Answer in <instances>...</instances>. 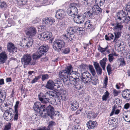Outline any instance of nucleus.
I'll return each mask as SVG.
<instances>
[{
	"label": "nucleus",
	"instance_id": "1",
	"mask_svg": "<svg viewBox=\"0 0 130 130\" xmlns=\"http://www.w3.org/2000/svg\"><path fill=\"white\" fill-rule=\"evenodd\" d=\"M73 69L72 66L70 65L67 66L64 70L59 73V75L60 78L63 82L68 81L69 80V76L79 79V78L80 77V74L77 71H74Z\"/></svg>",
	"mask_w": 130,
	"mask_h": 130
},
{
	"label": "nucleus",
	"instance_id": "2",
	"mask_svg": "<svg viewBox=\"0 0 130 130\" xmlns=\"http://www.w3.org/2000/svg\"><path fill=\"white\" fill-rule=\"evenodd\" d=\"M59 94V92L52 90L47 92L44 94L41 92L38 95V97L39 100L42 103L46 104L53 101L52 100Z\"/></svg>",
	"mask_w": 130,
	"mask_h": 130
},
{
	"label": "nucleus",
	"instance_id": "3",
	"mask_svg": "<svg viewBox=\"0 0 130 130\" xmlns=\"http://www.w3.org/2000/svg\"><path fill=\"white\" fill-rule=\"evenodd\" d=\"M43 110V112L45 113L44 115L42 116L43 118H46L47 116H49L51 119H53L54 116H59V115L58 111H55L54 107L50 105L48 106L45 105Z\"/></svg>",
	"mask_w": 130,
	"mask_h": 130
},
{
	"label": "nucleus",
	"instance_id": "4",
	"mask_svg": "<svg viewBox=\"0 0 130 130\" xmlns=\"http://www.w3.org/2000/svg\"><path fill=\"white\" fill-rule=\"evenodd\" d=\"M32 56L30 54H24L21 58V62L24 68H26L28 66H33L35 64V61H32Z\"/></svg>",
	"mask_w": 130,
	"mask_h": 130
},
{
	"label": "nucleus",
	"instance_id": "5",
	"mask_svg": "<svg viewBox=\"0 0 130 130\" xmlns=\"http://www.w3.org/2000/svg\"><path fill=\"white\" fill-rule=\"evenodd\" d=\"M65 45L64 41L60 39L57 40L52 43L53 48L56 51L59 52Z\"/></svg>",
	"mask_w": 130,
	"mask_h": 130
},
{
	"label": "nucleus",
	"instance_id": "6",
	"mask_svg": "<svg viewBox=\"0 0 130 130\" xmlns=\"http://www.w3.org/2000/svg\"><path fill=\"white\" fill-rule=\"evenodd\" d=\"M48 49L49 47L47 45H42L38 48L37 51V53L42 57L43 55L45 56Z\"/></svg>",
	"mask_w": 130,
	"mask_h": 130
},
{
	"label": "nucleus",
	"instance_id": "7",
	"mask_svg": "<svg viewBox=\"0 0 130 130\" xmlns=\"http://www.w3.org/2000/svg\"><path fill=\"white\" fill-rule=\"evenodd\" d=\"M67 13L69 16L72 17H74L78 14V9L75 7L73 6L71 3L70 5V7L67 10Z\"/></svg>",
	"mask_w": 130,
	"mask_h": 130
},
{
	"label": "nucleus",
	"instance_id": "8",
	"mask_svg": "<svg viewBox=\"0 0 130 130\" xmlns=\"http://www.w3.org/2000/svg\"><path fill=\"white\" fill-rule=\"evenodd\" d=\"M45 105H41L39 102H36L34 103L33 109L35 111L39 112L41 116L43 114V109H44Z\"/></svg>",
	"mask_w": 130,
	"mask_h": 130
},
{
	"label": "nucleus",
	"instance_id": "9",
	"mask_svg": "<svg viewBox=\"0 0 130 130\" xmlns=\"http://www.w3.org/2000/svg\"><path fill=\"white\" fill-rule=\"evenodd\" d=\"M25 32L28 37H32L35 36L36 33L35 28L33 26H29L25 28Z\"/></svg>",
	"mask_w": 130,
	"mask_h": 130
},
{
	"label": "nucleus",
	"instance_id": "10",
	"mask_svg": "<svg viewBox=\"0 0 130 130\" xmlns=\"http://www.w3.org/2000/svg\"><path fill=\"white\" fill-rule=\"evenodd\" d=\"M52 33L50 32H44L38 35V37L42 40H49L52 36Z\"/></svg>",
	"mask_w": 130,
	"mask_h": 130
},
{
	"label": "nucleus",
	"instance_id": "11",
	"mask_svg": "<svg viewBox=\"0 0 130 130\" xmlns=\"http://www.w3.org/2000/svg\"><path fill=\"white\" fill-rule=\"evenodd\" d=\"M73 18L74 22L78 24H80L84 22L85 18L83 15L82 13L77 14L74 16Z\"/></svg>",
	"mask_w": 130,
	"mask_h": 130
},
{
	"label": "nucleus",
	"instance_id": "12",
	"mask_svg": "<svg viewBox=\"0 0 130 130\" xmlns=\"http://www.w3.org/2000/svg\"><path fill=\"white\" fill-rule=\"evenodd\" d=\"M70 109L71 110L74 111L76 110L79 107L78 102L76 101H70L69 103Z\"/></svg>",
	"mask_w": 130,
	"mask_h": 130
},
{
	"label": "nucleus",
	"instance_id": "13",
	"mask_svg": "<svg viewBox=\"0 0 130 130\" xmlns=\"http://www.w3.org/2000/svg\"><path fill=\"white\" fill-rule=\"evenodd\" d=\"M84 27L86 29H90V31H92L95 28V26L93 25L92 22L89 20L86 21L84 24Z\"/></svg>",
	"mask_w": 130,
	"mask_h": 130
},
{
	"label": "nucleus",
	"instance_id": "14",
	"mask_svg": "<svg viewBox=\"0 0 130 130\" xmlns=\"http://www.w3.org/2000/svg\"><path fill=\"white\" fill-rule=\"evenodd\" d=\"M55 22L54 19L51 17L45 18L42 20V22L43 24L51 25Z\"/></svg>",
	"mask_w": 130,
	"mask_h": 130
},
{
	"label": "nucleus",
	"instance_id": "15",
	"mask_svg": "<svg viewBox=\"0 0 130 130\" xmlns=\"http://www.w3.org/2000/svg\"><path fill=\"white\" fill-rule=\"evenodd\" d=\"M94 16L95 15L100 14L102 13V9L98 5H94L92 8Z\"/></svg>",
	"mask_w": 130,
	"mask_h": 130
},
{
	"label": "nucleus",
	"instance_id": "16",
	"mask_svg": "<svg viewBox=\"0 0 130 130\" xmlns=\"http://www.w3.org/2000/svg\"><path fill=\"white\" fill-rule=\"evenodd\" d=\"M63 36L65 40L68 42H71L72 43V40L75 38V36L74 35H72L67 33V35H63Z\"/></svg>",
	"mask_w": 130,
	"mask_h": 130
},
{
	"label": "nucleus",
	"instance_id": "17",
	"mask_svg": "<svg viewBox=\"0 0 130 130\" xmlns=\"http://www.w3.org/2000/svg\"><path fill=\"white\" fill-rule=\"evenodd\" d=\"M13 116V115L11 113V112H10V111L6 110L3 114V117L4 119L7 121H10L12 119Z\"/></svg>",
	"mask_w": 130,
	"mask_h": 130
},
{
	"label": "nucleus",
	"instance_id": "18",
	"mask_svg": "<svg viewBox=\"0 0 130 130\" xmlns=\"http://www.w3.org/2000/svg\"><path fill=\"white\" fill-rule=\"evenodd\" d=\"M65 14L64 11L63 10L60 9L56 12L55 17L57 19H61L64 17Z\"/></svg>",
	"mask_w": 130,
	"mask_h": 130
},
{
	"label": "nucleus",
	"instance_id": "19",
	"mask_svg": "<svg viewBox=\"0 0 130 130\" xmlns=\"http://www.w3.org/2000/svg\"><path fill=\"white\" fill-rule=\"evenodd\" d=\"M86 125L89 129H93L96 127L98 124L96 121L90 120L87 122Z\"/></svg>",
	"mask_w": 130,
	"mask_h": 130
},
{
	"label": "nucleus",
	"instance_id": "20",
	"mask_svg": "<svg viewBox=\"0 0 130 130\" xmlns=\"http://www.w3.org/2000/svg\"><path fill=\"white\" fill-rule=\"evenodd\" d=\"M7 56L5 52L3 51L0 53V63L3 64L7 60Z\"/></svg>",
	"mask_w": 130,
	"mask_h": 130
},
{
	"label": "nucleus",
	"instance_id": "21",
	"mask_svg": "<svg viewBox=\"0 0 130 130\" xmlns=\"http://www.w3.org/2000/svg\"><path fill=\"white\" fill-rule=\"evenodd\" d=\"M83 15L85 18H87L88 19L92 18V17L94 16L92 9L88 10L85 12L84 13Z\"/></svg>",
	"mask_w": 130,
	"mask_h": 130
},
{
	"label": "nucleus",
	"instance_id": "22",
	"mask_svg": "<svg viewBox=\"0 0 130 130\" xmlns=\"http://www.w3.org/2000/svg\"><path fill=\"white\" fill-rule=\"evenodd\" d=\"M123 27V26L120 24V21H116V24L115 26L113 27L114 30H118V31H121Z\"/></svg>",
	"mask_w": 130,
	"mask_h": 130
},
{
	"label": "nucleus",
	"instance_id": "23",
	"mask_svg": "<svg viewBox=\"0 0 130 130\" xmlns=\"http://www.w3.org/2000/svg\"><path fill=\"white\" fill-rule=\"evenodd\" d=\"M54 82L52 80L50 79L47 82L45 87L47 89L52 90L54 88Z\"/></svg>",
	"mask_w": 130,
	"mask_h": 130
},
{
	"label": "nucleus",
	"instance_id": "24",
	"mask_svg": "<svg viewBox=\"0 0 130 130\" xmlns=\"http://www.w3.org/2000/svg\"><path fill=\"white\" fill-rule=\"evenodd\" d=\"M68 79L69 80L68 81H69L70 84L73 85H75L77 84L79 80V79L75 78L70 76H68Z\"/></svg>",
	"mask_w": 130,
	"mask_h": 130
},
{
	"label": "nucleus",
	"instance_id": "25",
	"mask_svg": "<svg viewBox=\"0 0 130 130\" xmlns=\"http://www.w3.org/2000/svg\"><path fill=\"white\" fill-rule=\"evenodd\" d=\"M6 93L5 91L3 89H0V102H2L3 100L2 98L5 100L6 97Z\"/></svg>",
	"mask_w": 130,
	"mask_h": 130
},
{
	"label": "nucleus",
	"instance_id": "26",
	"mask_svg": "<svg viewBox=\"0 0 130 130\" xmlns=\"http://www.w3.org/2000/svg\"><path fill=\"white\" fill-rule=\"evenodd\" d=\"M124 18L121 11L118 12L116 15L115 20L118 21H121Z\"/></svg>",
	"mask_w": 130,
	"mask_h": 130
},
{
	"label": "nucleus",
	"instance_id": "27",
	"mask_svg": "<svg viewBox=\"0 0 130 130\" xmlns=\"http://www.w3.org/2000/svg\"><path fill=\"white\" fill-rule=\"evenodd\" d=\"M56 124V123L53 121H50L47 126V129L49 130H53L54 127Z\"/></svg>",
	"mask_w": 130,
	"mask_h": 130
},
{
	"label": "nucleus",
	"instance_id": "28",
	"mask_svg": "<svg viewBox=\"0 0 130 130\" xmlns=\"http://www.w3.org/2000/svg\"><path fill=\"white\" fill-rule=\"evenodd\" d=\"M121 31H118L117 32L114 33L115 35L114 39L113 42H115L116 43H117V40L120 37L121 35Z\"/></svg>",
	"mask_w": 130,
	"mask_h": 130
},
{
	"label": "nucleus",
	"instance_id": "29",
	"mask_svg": "<svg viewBox=\"0 0 130 130\" xmlns=\"http://www.w3.org/2000/svg\"><path fill=\"white\" fill-rule=\"evenodd\" d=\"M119 61L118 62V63H120L119 66V67H124L126 65V63L124 58H120L119 59Z\"/></svg>",
	"mask_w": 130,
	"mask_h": 130
},
{
	"label": "nucleus",
	"instance_id": "30",
	"mask_svg": "<svg viewBox=\"0 0 130 130\" xmlns=\"http://www.w3.org/2000/svg\"><path fill=\"white\" fill-rule=\"evenodd\" d=\"M17 5L20 7L26 5L27 2V0H17Z\"/></svg>",
	"mask_w": 130,
	"mask_h": 130
},
{
	"label": "nucleus",
	"instance_id": "31",
	"mask_svg": "<svg viewBox=\"0 0 130 130\" xmlns=\"http://www.w3.org/2000/svg\"><path fill=\"white\" fill-rule=\"evenodd\" d=\"M90 77H84L82 76L81 78V79L84 82V83L86 84H89L91 82V78Z\"/></svg>",
	"mask_w": 130,
	"mask_h": 130
},
{
	"label": "nucleus",
	"instance_id": "32",
	"mask_svg": "<svg viewBox=\"0 0 130 130\" xmlns=\"http://www.w3.org/2000/svg\"><path fill=\"white\" fill-rule=\"evenodd\" d=\"M121 11L124 18L127 17L129 13V10H127L126 8L124 9L123 10H121Z\"/></svg>",
	"mask_w": 130,
	"mask_h": 130
},
{
	"label": "nucleus",
	"instance_id": "33",
	"mask_svg": "<svg viewBox=\"0 0 130 130\" xmlns=\"http://www.w3.org/2000/svg\"><path fill=\"white\" fill-rule=\"evenodd\" d=\"M42 56L37 53V52L35 53H34L32 56V57L33 59L32 61H34L36 62V60L41 58ZM36 62H35V63Z\"/></svg>",
	"mask_w": 130,
	"mask_h": 130
},
{
	"label": "nucleus",
	"instance_id": "34",
	"mask_svg": "<svg viewBox=\"0 0 130 130\" xmlns=\"http://www.w3.org/2000/svg\"><path fill=\"white\" fill-rule=\"evenodd\" d=\"M95 115V114L93 112L91 111H89L88 112L87 117L89 119L91 118H95L96 117Z\"/></svg>",
	"mask_w": 130,
	"mask_h": 130
},
{
	"label": "nucleus",
	"instance_id": "35",
	"mask_svg": "<svg viewBox=\"0 0 130 130\" xmlns=\"http://www.w3.org/2000/svg\"><path fill=\"white\" fill-rule=\"evenodd\" d=\"M91 78V82L93 85H96L99 84V80L98 78L96 79L95 77H93Z\"/></svg>",
	"mask_w": 130,
	"mask_h": 130
},
{
	"label": "nucleus",
	"instance_id": "36",
	"mask_svg": "<svg viewBox=\"0 0 130 130\" xmlns=\"http://www.w3.org/2000/svg\"><path fill=\"white\" fill-rule=\"evenodd\" d=\"M59 94L58 96H57L53 100V101H54L55 104L56 102V104H60L61 103V100L59 98V96L60 95V92H59Z\"/></svg>",
	"mask_w": 130,
	"mask_h": 130
},
{
	"label": "nucleus",
	"instance_id": "37",
	"mask_svg": "<svg viewBox=\"0 0 130 130\" xmlns=\"http://www.w3.org/2000/svg\"><path fill=\"white\" fill-rule=\"evenodd\" d=\"M95 1L96 5L101 6L104 4L105 0H95Z\"/></svg>",
	"mask_w": 130,
	"mask_h": 130
},
{
	"label": "nucleus",
	"instance_id": "38",
	"mask_svg": "<svg viewBox=\"0 0 130 130\" xmlns=\"http://www.w3.org/2000/svg\"><path fill=\"white\" fill-rule=\"evenodd\" d=\"M109 94L107 90L104 93V94L102 96V99L103 101H106L108 98Z\"/></svg>",
	"mask_w": 130,
	"mask_h": 130
},
{
	"label": "nucleus",
	"instance_id": "39",
	"mask_svg": "<svg viewBox=\"0 0 130 130\" xmlns=\"http://www.w3.org/2000/svg\"><path fill=\"white\" fill-rule=\"evenodd\" d=\"M108 60L107 59L106 57L103 58L100 61L101 66H106V62Z\"/></svg>",
	"mask_w": 130,
	"mask_h": 130
},
{
	"label": "nucleus",
	"instance_id": "40",
	"mask_svg": "<svg viewBox=\"0 0 130 130\" xmlns=\"http://www.w3.org/2000/svg\"><path fill=\"white\" fill-rule=\"evenodd\" d=\"M28 41L27 43L26 46L28 47H29L32 45L33 40L32 39V37H28Z\"/></svg>",
	"mask_w": 130,
	"mask_h": 130
},
{
	"label": "nucleus",
	"instance_id": "41",
	"mask_svg": "<svg viewBox=\"0 0 130 130\" xmlns=\"http://www.w3.org/2000/svg\"><path fill=\"white\" fill-rule=\"evenodd\" d=\"M124 19H122V20L120 21V24H122L123 23H125L126 24H128L129 22V20L128 19V18L127 17L124 18Z\"/></svg>",
	"mask_w": 130,
	"mask_h": 130
},
{
	"label": "nucleus",
	"instance_id": "42",
	"mask_svg": "<svg viewBox=\"0 0 130 130\" xmlns=\"http://www.w3.org/2000/svg\"><path fill=\"white\" fill-rule=\"evenodd\" d=\"M70 51V48L68 47L63 50L62 53L64 54H69Z\"/></svg>",
	"mask_w": 130,
	"mask_h": 130
},
{
	"label": "nucleus",
	"instance_id": "43",
	"mask_svg": "<svg viewBox=\"0 0 130 130\" xmlns=\"http://www.w3.org/2000/svg\"><path fill=\"white\" fill-rule=\"evenodd\" d=\"M73 27H68L67 30V34H70L72 35H74V32L73 31Z\"/></svg>",
	"mask_w": 130,
	"mask_h": 130
},
{
	"label": "nucleus",
	"instance_id": "44",
	"mask_svg": "<svg viewBox=\"0 0 130 130\" xmlns=\"http://www.w3.org/2000/svg\"><path fill=\"white\" fill-rule=\"evenodd\" d=\"M108 48V46L107 45L105 48H103L101 47L100 45H99V48H98V50L101 53H103L107 50V49Z\"/></svg>",
	"mask_w": 130,
	"mask_h": 130
},
{
	"label": "nucleus",
	"instance_id": "45",
	"mask_svg": "<svg viewBox=\"0 0 130 130\" xmlns=\"http://www.w3.org/2000/svg\"><path fill=\"white\" fill-rule=\"evenodd\" d=\"M41 78V76L40 75L35 76V78L31 82V83L32 84L35 83L37 82L38 80L40 79Z\"/></svg>",
	"mask_w": 130,
	"mask_h": 130
},
{
	"label": "nucleus",
	"instance_id": "46",
	"mask_svg": "<svg viewBox=\"0 0 130 130\" xmlns=\"http://www.w3.org/2000/svg\"><path fill=\"white\" fill-rule=\"evenodd\" d=\"M74 85H75V88L77 90H80L83 87V85L79 84L78 82L77 84Z\"/></svg>",
	"mask_w": 130,
	"mask_h": 130
},
{
	"label": "nucleus",
	"instance_id": "47",
	"mask_svg": "<svg viewBox=\"0 0 130 130\" xmlns=\"http://www.w3.org/2000/svg\"><path fill=\"white\" fill-rule=\"evenodd\" d=\"M72 130H82V129L80 126L77 124L73 127Z\"/></svg>",
	"mask_w": 130,
	"mask_h": 130
},
{
	"label": "nucleus",
	"instance_id": "48",
	"mask_svg": "<svg viewBox=\"0 0 130 130\" xmlns=\"http://www.w3.org/2000/svg\"><path fill=\"white\" fill-rule=\"evenodd\" d=\"M129 90L127 89L123 91L122 93V96L123 98L125 99H126V97L127 95V90Z\"/></svg>",
	"mask_w": 130,
	"mask_h": 130
},
{
	"label": "nucleus",
	"instance_id": "49",
	"mask_svg": "<svg viewBox=\"0 0 130 130\" xmlns=\"http://www.w3.org/2000/svg\"><path fill=\"white\" fill-rule=\"evenodd\" d=\"M97 74L98 75H101L102 74V69L101 67L95 69Z\"/></svg>",
	"mask_w": 130,
	"mask_h": 130
},
{
	"label": "nucleus",
	"instance_id": "50",
	"mask_svg": "<svg viewBox=\"0 0 130 130\" xmlns=\"http://www.w3.org/2000/svg\"><path fill=\"white\" fill-rule=\"evenodd\" d=\"M11 124L9 123L8 124L6 125L3 130H9L11 128Z\"/></svg>",
	"mask_w": 130,
	"mask_h": 130
},
{
	"label": "nucleus",
	"instance_id": "51",
	"mask_svg": "<svg viewBox=\"0 0 130 130\" xmlns=\"http://www.w3.org/2000/svg\"><path fill=\"white\" fill-rule=\"evenodd\" d=\"M49 78V76L47 74H43L42 75V80L43 81Z\"/></svg>",
	"mask_w": 130,
	"mask_h": 130
},
{
	"label": "nucleus",
	"instance_id": "52",
	"mask_svg": "<svg viewBox=\"0 0 130 130\" xmlns=\"http://www.w3.org/2000/svg\"><path fill=\"white\" fill-rule=\"evenodd\" d=\"M106 68L107 72L108 74L109 75L110 73H111V71L112 68L111 67L110 64L109 63L107 67Z\"/></svg>",
	"mask_w": 130,
	"mask_h": 130
},
{
	"label": "nucleus",
	"instance_id": "53",
	"mask_svg": "<svg viewBox=\"0 0 130 130\" xmlns=\"http://www.w3.org/2000/svg\"><path fill=\"white\" fill-rule=\"evenodd\" d=\"M108 78L107 76H106L104 81V86H103V88H106L107 86V85Z\"/></svg>",
	"mask_w": 130,
	"mask_h": 130
},
{
	"label": "nucleus",
	"instance_id": "54",
	"mask_svg": "<svg viewBox=\"0 0 130 130\" xmlns=\"http://www.w3.org/2000/svg\"><path fill=\"white\" fill-rule=\"evenodd\" d=\"M7 4L4 1H0V6L2 8L6 7Z\"/></svg>",
	"mask_w": 130,
	"mask_h": 130
},
{
	"label": "nucleus",
	"instance_id": "55",
	"mask_svg": "<svg viewBox=\"0 0 130 130\" xmlns=\"http://www.w3.org/2000/svg\"><path fill=\"white\" fill-rule=\"evenodd\" d=\"M108 60L110 62L112 61L114 59V58L112 54H109L108 55Z\"/></svg>",
	"mask_w": 130,
	"mask_h": 130
},
{
	"label": "nucleus",
	"instance_id": "56",
	"mask_svg": "<svg viewBox=\"0 0 130 130\" xmlns=\"http://www.w3.org/2000/svg\"><path fill=\"white\" fill-rule=\"evenodd\" d=\"M9 44L10 45V46L11 47L12 51H14L15 50H16L17 48L14 46V44L12 43H9Z\"/></svg>",
	"mask_w": 130,
	"mask_h": 130
},
{
	"label": "nucleus",
	"instance_id": "57",
	"mask_svg": "<svg viewBox=\"0 0 130 130\" xmlns=\"http://www.w3.org/2000/svg\"><path fill=\"white\" fill-rule=\"evenodd\" d=\"M79 67L81 69L84 70L86 69L87 67H88V66L86 64L82 63L79 66Z\"/></svg>",
	"mask_w": 130,
	"mask_h": 130
},
{
	"label": "nucleus",
	"instance_id": "58",
	"mask_svg": "<svg viewBox=\"0 0 130 130\" xmlns=\"http://www.w3.org/2000/svg\"><path fill=\"white\" fill-rule=\"evenodd\" d=\"M45 56V57H43L41 59V61H42L46 62L48 60V57L46 55Z\"/></svg>",
	"mask_w": 130,
	"mask_h": 130
},
{
	"label": "nucleus",
	"instance_id": "59",
	"mask_svg": "<svg viewBox=\"0 0 130 130\" xmlns=\"http://www.w3.org/2000/svg\"><path fill=\"white\" fill-rule=\"evenodd\" d=\"M19 103V101H17L16 102V104L14 106V111L17 112L18 111V105Z\"/></svg>",
	"mask_w": 130,
	"mask_h": 130
},
{
	"label": "nucleus",
	"instance_id": "60",
	"mask_svg": "<svg viewBox=\"0 0 130 130\" xmlns=\"http://www.w3.org/2000/svg\"><path fill=\"white\" fill-rule=\"evenodd\" d=\"M93 65L95 69L100 67L99 64L97 62H93Z\"/></svg>",
	"mask_w": 130,
	"mask_h": 130
},
{
	"label": "nucleus",
	"instance_id": "61",
	"mask_svg": "<svg viewBox=\"0 0 130 130\" xmlns=\"http://www.w3.org/2000/svg\"><path fill=\"white\" fill-rule=\"evenodd\" d=\"M71 4L72 5H73V6L75 7H76L77 8H79L80 7L81 5L78 3H71Z\"/></svg>",
	"mask_w": 130,
	"mask_h": 130
},
{
	"label": "nucleus",
	"instance_id": "62",
	"mask_svg": "<svg viewBox=\"0 0 130 130\" xmlns=\"http://www.w3.org/2000/svg\"><path fill=\"white\" fill-rule=\"evenodd\" d=\"M14 112L15 114L14 116V120L17 121L18 119V111H17V112L16 111H14Z\"/></svg>",
	"mask_w": 130,
	"mask_h": 130
},
{
	"label": "nucleus",
	"instance_id": "63",
	"mask_svg": "<svg viewBox=\"0 0 130 130\" xmlns=\"http://www.w3.org/2000/svg\"><path fill=\"white\" fill-rule=\"evenodd\" d=\"M127 95L126 96V99H125L129 100H130V90H127Z\"/></svg>",
	"mask_w": 130,
	"mask_h": 130
},
{
	"label": "nucleus",
	"instance_id": "64",
	"mask_svg": "<svg viewBox=\"0 0 130 130\" xmlns=\"http://www.w3.org/2000/svg\"><path fill=\"white\" fill-rule=\"evenodd\" d=\"M126 7L125 8L127 10H128L129 11H130V2H128L126 5Z\"/></svg>",
	"mask_w": 130,
	"mask_h": 130
}]
</instances>
